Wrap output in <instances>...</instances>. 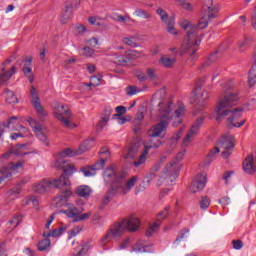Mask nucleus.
<instances>
[{"mask_svg":"<svg viewBox=\"0 0 256 256\" xmlns=\"http://www.w3.org/2000/svg\"><path fill=\"white\" fill-rule=\"evenodd\" d=\"M122 41L125 45H128V47H137V43L135 42V37H126Z\"/></svg>","mask_w":256,"mask_h":256,"instance_id":"a18cd8bd","label":"nucleus"},{"mask_svg":"<svg viewBox=\"0 0 256 256\" xmlns=\"http://www.w3.org/2000/svg\"><path fill=\"white\" fill-rule=\"evenodd\" d=\"M256 84V61H252V67L248 73V85L254 87Z\"/></svg>","mask_w":256,"mask_h":256,"instance_id":"5701e85b","label":"nucleus"},{"mask_svg":"<svg viewBox=\"0 0 256 256\" xmlns=\"http://www.w3.org/2000/svg\"><path fill=\"white\" fill-rule=\"evenodd\" d=\"M142 125H143V123H142L141 119H139V118L134 119L133 131H134L135 135H139V133H141Z\"/></svg>","mask_w":256,"mask_h":256,"instance_id":"4c0bfd02","label":"nucleus"},{"mask_svg":"<svg viewBox=\"0 0 256 256\" xmlns=\"http://www.w3.org/2000/svg\"><path fill=\"white\" fill-rule=\"evenodd\" d=\"M134 15H136V17H144V19H151V14L140 8L135 10Z\"/></svg>","mask_w":256,"mask_h":256,"instance_id":"ea45409f","label":"nucleus"},{"mask_svg":"<svg viewBox=\"0 0 256 256\" xmlns=\"http://www.w3.org/2000/svg\"><path fill=\"white\" fill-rule=\"evenodd\" d=\"M156 14H158L162 23H167V21H169V14L163 8H158Z\"/></svg>","mask_w":256,"mask_h":256,"instance_id":"72a5a7b5","label":"nucleus"},{"mask_svg":"<svg viewBox=\"0 0 256 256\" xmlns=\"http://www.w3.org/2000/svg\"><path fill=\"white\" fill-rule=\"evenodd\" d=\"M205 185H207V176L201 174L193 179L190 191L191 193H201L205 189Z\"/></svg>","mask_w":256,"mask_h":256,"instance_id":"dca6fc26","label":"nucleus"},{"mask_svg":"<svg viewBox=\"0 0 256 256\" xmlns=\"http://www.w3.org/2000/svg\"><path fill=\"white\" fill-rule=\"evenodd\" d=\"M33 131H34L37 139H39V141H42V143H44V145H46V147H48L49 140L47 139V135H45L43 130L41 129V125L34 126Z\"/></svg>","mask_w":256,"mask_h":256,"instance_id":"412c9836","label":"nucleus"},{"mask_svg":"<svg viewBox=\"0 0 256 256\" xmlns=\"http://www.w3.org/2000/svg\"><path fill=\"white\" fill-rule=\"evenodd\" d=\"M167 127H169V122L167 120H161L160 123L156 124L153 128L148 130L150 145L144 146V150L141 153L139 159L134 161V167H141V165L147 161L149 149H159V147L163 145L161 139H157V137H160L163 131H167Z\"/></svg>","mask_w":256,"mask_h":256,"instance_id":"39448f33","label":"nucleus"},{"mask_svg":"<svg viewBox=\"0 0 256 256\" xmlns=\"http://www.w3.org/2000/svg\"><path fill=\"white\" fill-rule=\"evenodd\" d=\"M93 246L91 245V241H87L82 245V248L80 251H78V253L73 256H83L85 255V253H87L89 251V249H91Z\"/></svg>","mask_w":256,"mask_h":256,"instance_id":"f704fd0d","label":"nucleus"},{"mask_svg":"<svg viewBox=\"0 0 256 256\" xmlns=\"http://www.w3.org/2000/svg\"><path fill=\"white\" fill-rule=\"evenodd\" d=\"M94 53H95V50H93V48L89 46H85L84 48H82L83 57H93Z\"/></svg>","mask_w":256,"mask_h":256,"instance_id":"37998d69","label":"nucleus"},{"mask_svg":"<svg viewBox=\"0 0 256 256\" xmlns=\"http://www.w3.org/2000/svg\"><path fill=\"white\" fill-rule=\"evenodd\" d=\"M170 191H171V189H169V188L162 189L160 191L159 199H164V197H167V195H169Z\"/></svg>","mask_w":256,"mask_h":256,"instance_id":"774afa93","label":"nucleus"},{"mask_svg":"<svg viewBox=\"0 0 256 256\" xmlns=\"http://www.w3.org/2000/svg\"><path fill=\"white\" fill-rule=\"evenodd\" d=\"M176 59L175 58H169V57H166V56H163L161 59H160V63L163 65V67H171L172 65H175L176 63Z\"/></svg>","mask_w":256,"mask_h":256,"instance_id":"2f4dec72","label":"nucleus"},{"mask_svg":"<svg viewBox=\"0 0 256 256\" xmlns=\"http://www.w3.org/2000/svg\"><path fill=\"white\" fill-rule=\"evenodd\" d=\"M90 80L91 83L87 84L88 87H91V85H94L95 87L101 85V76H92Z\"/></svg>","mask_w":256,"mask_h":256,"instance_id":"8fccbe9b","label":"nucleus"},{"mask_svg":"<svg viewBox=\"0 0 256 256\" xmlns=\"http://www.w3.org/2000/svg\"><path fill=\"white\" fill-rule=\"evenodd\" d=\"M219 59L217 56V51L213 52L208 56V58L204 61L199 69H205V67H209L212 63H215Z\"/></svg>","mask_w":256,"mask_h":256,"instance_id":"cd10ccee","label":"nucleus"},{"mask_svg":"<svg viewBox=\"0 0 256 256\" xmlns=\"http://www.w3.org/2000/svg\"><path fill=\"white\" fill-rule=\"evenodd\" d=\"M19 193H21V189L15 188V189L9 190L7 192V195H8V197H11V199H16V197L19 195Z\"/></svg>","mask_w":256,"mask_h":256,"instance_id":"6e6d98bb","label":"nucleus"},{"mask_svg":"<svg viewBox=\"0 0 256 256\" xmlns=\"http://www.w3.org/2000/svg\"><path fill=\"white\" fill-rule=\"evenodd\" d=\"M203 11L205 14L199 19L197 26H195L196 32L198 29L200 31L207 29V27H209V21H211V19H215L217 17V13H219L217 7L213 5V0H204Z\"/></svg>","mask_w":256,"mask_h":256,"instance_id":"1a4fd4ad","label":"nucleus"},{"mask_svg":"<svg viewBox=\"0 0 256 256\" xmlns=\"http://www.w3.org/2000/svg\"><path fill=\"white\" fill-rule=\"evenodd\" d=\"M31 63H33V58H28L26 60V64H25V67L22 69L24 75H27L28 73H31V71H33V69L31 67H28L31 65ZM28 65V66H27Z\"/></svg>","mask_w":256,"mask_h":256,"instance_id":"09e8293b","label":"nucleus"},{"mask_svg":"<svg viewBox=\"0 0 256 256\" xmlns=\"http://www.w3.org/2000/svg\"><path fill=\"white\" fill-rule=\"evenodd\" d=\"M169 209H171V206H166L164 210L157 214L156 222L152 223V225H150L146 230V237H152L154 233H157L158 229L161 227V223L169 217Z\"/></svg>","mask_w":256,"mask_h":256,"instance_id":"f8f14e48","label":"nucleus"},{"mask_svg":"<svg viewBox=\"0 0 256 256\" xmlns=\"http://www.w3.org/2000/svg\"><path fill=\"white\" fill-rule=\"evenodd\" d=\"M5 95H6V103H8L9 105L13 104V103H17L19 100L17 99V95H15V92L6 89L4 91Z\"/></svg>","mask_w":256,"mask_h":256,"instance_id":"c85d7f7f","label":"nucleus"},{"mask_svg":"<svg viewBox=\"0 0 256 256\" xmlns=\"http://www.w3.org/2000/svg\"><path fill=\"white\" fill-rule=\"evenodd\" d=\"M5 179H11V170L1 169L0 170V183L5 181Z\"/></svg>","mask_w":256,"mask_h":256,"instance_id":"a19ab883","label":"nucleus"},{"mask_svg":"<svg viewBox=\"0 0 256 256\" xmlns=\"http://www.w3.org/2000/svg\"><path fill=\"white\" fill-rule=\"evenodd\" d=\"M111 113H113V109L111 107H106L102 114L101 119L99 120L97 127L103 129L109 123V119L111 118Z\"/></svg>","mask_w":256,"mask_h":256,"instance_id":"a211bd4d","label":"nucleus"},{"mask_svg":"<svg viewBox=\"0 0 256 256\" xmlns=\"http://www.w3.org/2000/svg\"><path fill=\"white\" fill-rule=\"evenodd\" d=\"M158 111L160 119H168L172 122L173 127H179L181 123H183V119L181 116L185 114V105L183 103L178 104L177 108L173 111V102H159L158 103Z\"/></svg>","mask_w":256,"mask_h":256,"instance_id":"0eeeda50","label":"nucleus"},{"mask_svg":"<svg viewBox=\"0 0 256 256\" xmlns=\"http://www.w3.org/2000/svg\"><path fill=\"white\" fill-rule=\"evenodd\" d=\"M216 145L219 149H223L222 157L229 159L231 157V150L235 149V137L229 134L223 135L217 140Z\"/></svg>","mask_w":256,"mask_h":256,"instance_id":"9b49d317","label":"nucleus"},{"mask_svg":"<svg viewBox=\"0 0 256 256\" xmlns=\"http://www.w3.org/2000/svg\"><path fill=\"white\" fill-rule=\"evenodd\" d=\"M30 203H32L33 207H39V201L37 200V197H35V196H31L27 200V205H29Z\"/></svg>","mask_w":256,"mask_h":256,"instance_id":"0e129e2a","label":"nucleus"},{"mask_svg":"<svg viewBox=\"0 0 256 256\" xmlns=\"http://www.w3.org/2000/svg\"><path fill=\"white\" fill-rule=\"evenodd\" d=\"M209 205H211V200L207 196H203L202 199L200 200V208L203 211H206V209L209 208Z\"/></svg>","mask_w":256,"mask_h":256,"instance_id":"e433bc0d","label":"nucleus"},{"mask_svg":"<svg viewBox=\"0 0 256 256\" xmlns=\"http://www.w3.org/2000/svg\"><path fill=\"white\" fill-rule=\"evenodd\" d=\"M183 157H185V152H179L176 155L175 160L172 163H170L169 165L166 166V173H172L173 166L177 165V163H179V161H183Z\"/></svg>","mask_w":256,"mask_h":256,"instance_id":"bb28decb","label":"nucleus"},{"mask_svg":"<svg viewBox=\"0 0 256 256\" xmlns=\"http://www.w3.org/2000/svg\"><path fill=\"white\" fill-rule=\"evenodd\" d=\"M75 195L82 197V199H89L93 190L87 185H80L74 190Z\"/></svg>","mask_w":256,"mask_h":256,"instance_id":"f3484780","label":"nucleus"},{"mask_svg":"<svg viewBox=\"0 0 256 256\" xmlns=\"http://www.w3.org/2000/svg\"><path fill=\"white\" fill-rule=\"evenodd\" d=\"M25 167V160H20L16 163H11L9 167H4L2 169H9L10 171V178L13 177V173H17L19 169H24Z\"/></svg>","mask_w":256,"mask_h":256,"instance_id":"4be33fe9","label":"nucleus"},{"mask_svg":"<svg viewBox=\"0 0 256 256\" xmlns=\"http://www.w3.org/2000/svg\"><path fill=\"white\" fill-rule=\"evenodd\" d=\"M203 121H205L204 117H200L196 119L194 124L191 126L190 130L186 134L182 144L184 147H188V145L199 135V131L201 130V125H203Z\"/></svg>","mask_w":256,"mask_h":256,"instance_id":"4468645a","label":"nucleus"},{"mask_svg":"<svg viewBox=\"0 0 256 256\" xmlns=\"http://www.w3.org/2000/svg\"><path fill=\"white\" fill-rule=\"evenodd\" d=\"M232 245L233 249H236V251L243 249V241L241 240H232Z\"/></svg>","mask_w":256,"mask_h":256,"instance_id":"680f3d73","label":"nucleus"},{"mask_svg":"<svg viewBox=\"0 0 256 256\" xmlns=\"http://www.w3.org/2000/svg\"><path fill=\"white\" fill-rule=\"evenodd\" d=\"M126 95H128V97H133V95H137V87L128 86L126 88Z\"/></svg>","mask_w":256,"mask_h":256,"instance_id":"13d9d810","label":"nucleus"},{"mask_svg":"<svg viewBox=\"0 0 256 256\" xmlns=\"http://www.w3.org/2000/svg\"><path fill=\"white\" fill-rule=\"evenodd\" d=\"M93 147V140H85L79 147L80 153H85L91 150Z\"/></svg>","mask_w":256,"mask_h":256,"instance_id":"7c9ffc66","label":"nucleus"},{"mask_svg":"<svg viewBox=\"0 0 256 256\" xmlns=\"http://www.w3.org/2000/svg\"><path fill=\"white\" fill-rule=\"evenodd\" d=\"M135 76L137 77L138 81H140L141 83L147 81V74H145V72L143 71H136L135 72Z\"/></svg>","mask_w":256,"mask_h":256,"instance_id":"3c124183","label":"nucleus"},{"mask_svg":"<svg viewBox=\"0 0 256 256\" xmlns=\"http://www.w3.org/2000/svg\"><path fill=\"white\" fill-rule=\"evenodd\" d=\"M166 157H163L160 159L159 162H157L151 169L152 173H157L161 169V165H163V161H165Z\"/></svg>","mask_w":256,"mask_h":256,"instance_id":"5fc2aeb1","label":"nucleus"},{"mask_svg":"<svg viewBox=\"0 0 256 256\" xmlns=\"http://www.w3.org/2000/svg\"><path fill=\"white\" fill-rule=\"evenodd\" d=\"M179 25L184 31H187L186 37L181 45V51L182 53H189L193 60L195 59V53L199 51V46L201 45V38L197 34V27L188 20H182Z\"/></svg>","mask_w":256,"mask_h":256,"instance_id":"423d86ee","label":"nucleus"},{"mask_svg":"<svg viewBox=\"0 0 256 256\" xmlns=\"http://www.w3.org/2000/svg\"><path fill=\"white\" fill-rule=\"evenodd\" d=\"M117 65H126L129 63V58L127 56H118L116 58Z\"/></svg>","mask_w":256,"mask_h":256,"instance_id":"4d7b16f0","label":"nucleus"},{"mask_svg":"<svg viewBox=\"0 0 256 256\" xmlns=\"http://www.w3.org/2000/svg\"><path fill=\"white\" fill-rule=\"evenodd\" d=\"M74 29L79 35H82V33H85V31H87V27H85L83 24H76Z\"/></svg>","mask_w":256,"mask_h":256,"instance_id":"bf43d9fd","label":"nucleus"},{"mask_svg":"<svg viewBox=\"0 0 256 256\" xmlns=\"http://www.w3.org/2000/svg\"><path fill=\"white\" fill-rule=\"evenodd\" d=\"M104 180L109 183V181H112V185L110 189L106 192L102 203L103 205H107L117 195V193H120V195H127L133 187H135V184L137 181H139V177L133 176L128 181L125 178V173H120L117 175V170L115 169V165H111L110 167L106 168L103 173Z\"/></svg>","mask_w":256,"mask_h":256,"instance_id":"f03ea898","label":"nucleus"},{"mask_svg":"<svg viewBox=\"0 0 256 256\" xmlns=\"http://www.w3.org/2000/svg\"><path fill=\"white\" fill-rule=\"evenodd\" d=\"M69 10H71V5H66V11L65 14H63L60 18V23H62V25H65V23H67V21H69Z\"/></svg>","mask_w":256,"mask_h":256,"instance_id":"c03bdc74","label":"nucleus"},{"mask_svg":"<svg viewBox=\"0 0 256 256\" xmlns=\"http://www.w3.org/2000/svg\"><path fill=\"white\" fill-rule=\"evenodd\" d=\"M99 154L102 155V157L94 165L81 168L84 177H93L94 175H97V171H101V169L105 168V163H107L111 157V153L109 152V149L102 148Z\"/></svg>","mask_w":256,"mask_h":256,"instance_id":"9d476101","label":"nucleus"},{"mask_svg":"<svg viewBox=\"0 0 256 256\" xmlns=\"http://www.w3.org/2000/svg\"><path fill=\"white\" fill-rule=\"evenodd\" d=\"M221 153V149L218 148V146H215L213 149H211L204 161V165H211L215 159H217V155Z\"/></svg>","mask_w":256,"mask_h":256,"instance_id":"aec40b11","label":"nucleus"},{"mask_svg":"<svg viewBox=\"0 0 256 256\" xmlns=\"http://www.w3.org/2000/svg\"><path fill=\"white\" fill-rule=\"evenodd\" d=\"M21 221H23V217L21 215H16L9 221V223L13 227H17L21 223Z\"/></svg>","mask_w":256,"mask_h":256,"instance_id":"de8ad7c7","label":"nucleus"},{"mask_svg":"<svg viewBox=\"0 0 256 256\" xmlns=\"http://www.w3.org/2000/svg\"><path fill=\"white\" fill-rule=\"evenodd\" d=\"M127 113V108L125 106H117L116 114L113 115V119H117V117H121V115H125Z\"/></svg>","mask_w":256,"mask_h":256,"instance_id":"79ce46f5","label":"nucleus"},{"mask_svg":"<svg viewBox=\"0 0 256 256\" xmlns=\"http://www.w3.org/2000/svg\"><path fill=\"white\" fill-rule=\"evenodd\" d=\"M12 153L14 155H18L23 157V155H29V151H27V144H17L14 148H12Z\"/></svg>","mask_w":256,"mask_h":256,"instance_id":"393cba45","label":"nucleus"},{"mask_svg":"<svg viewBox=\"0 0 256 256\" xmlns=\"http://www.w3.org/2000/svg\"><path fill=\"white\" fill-rule=\"evenodd\" d=\"M187 233H189V229H187V228L182 229L179 232L178 237L176 238L175 242L179 243V242L183 241V239H185V235H187Z\"/></svg>","mask_w":256,"mask_h":256,"instance_id":"864d4df0","label":"nucleus"},{"mask_svg":"<svg viewBox=\"0 0 256 256\" xmlns=\"http://www.w3.org/2000/svg\"><path fill=\"white\" fill-rule=\"evenodd\" d=\"M89 217H91V212H87L84 214H79L78 217L76 219H74V223H79L81 221H87V219H89Z\"/></svg>","mask_w":256,"mask_h":256,"instance_id":"49530a36","label":"nucleus"},{"mask_svg":"<svg viewBox=\"0 0 256 256\" xmlns=\"http://www.w3.org/2000/svg\"><path fill=\"white\" fill-rule=\"evenodd\" d=\"M239 103V96L237 93H228L224 88V95L220 96L215 108V113L217 115L216 121H221L224 117H227L232 113L231 117L227 119L229 127H243L245 125L246 119L239 122L241 117H243V109L236 108L230 110L231 107H235Z\"/></svg>","mask_w":256,"mask_h":256,"instance_id":"7ed1b4c3","label":"nucleus"},{"mask_svg":"<svg viewBox=\"0 0 256 256\" xmlns=\"http://www.w3.org/2000/svg\"><path fill=\"white\" fill-rule=\"evenodd\" d=\"M177 3L183 7V9H187L188 11H191L193 9V6H191L190 3H187L185 0H177Z\"/></svg>","mask_w":256,"mask_h":256,"instance_id":"e2e57ef3","label":"nucleus"},{"mask_svg":"<svg viewBox=\"0 0 256 256\" xmlns=\"http://www.w3.org/2000/svg\"><path fill=\"white\" fill-rule=\"evenodd\" d=\"M155 177H157V174L153 171H149L147 174H146V177L144 178V181L150 185L151 181H153V179H155Z\"/></svg>","mask_w":256,"mask_h":256,"instance_id":"603ef678","label":"nucleus"},{"mask_svg":"<svg viewBox=\"0 0 256 256\" xmlns=\"http://www.w3.org/2000/svg\"><path fill=\"white\" fill-rule=\"evenodd\" d=\"M146 77L149 79V81H157L158 76L157 73H155V69L148 68L146 70Z\"/></svg>","mask_w":256,"mask_h":256,"instance_id":"58836bf2","label":"nucleus"},{"mask_svg":"<svg viewBox=\"0 0 256 256\" xmlns=\"http://www.w3.org/2000/svg\"><path fill=\"white\" fill-rule=\"evenodd\" d=\"M196 99L198 100V105H205V101L209 99V92L203 91L201 95H197Z\"/></svg>","mask_w":256,"mask_h":256,"instance_id":"c9c22d12","label":"nucleus"},{"mask_svg":"<svg viewBox=\"0 0 256 256\" xmlns=\"http://www.w3.org/2000/svg\"><path fill=\"white\" fill-rule=\"evenodd\" d=\"M51 247V240L45 238L38 242V251H47Z\"/></svg>","mask_w":256,"mask_h":256,"instance_id":"473e14b6","label":"nucleus"},{"mask_svg":"<svg viewBox=\"0 0 256 256\" xmlns=\"http://www.w3.org/2000/svg\"><path fill=\"white\" fill-rule=\"evenodd\" d=\"M17 70V67L12 66L11 70H6L4 66L0 67V79H2L5 83H7V81H9V79H11V77H13V75H15Z\"/></svg>","mask_w":256,"mask_h":256,"instance_id":"6ab92c4d","label":"nucleus"},{"mask_svg":"<svg viewBox=\"0 0 256 256\" xmlns=\"http://www.w3.org/2000/svg\"><path fill=\"white\" fill-rule=\"evenodd\" d=\"M140 149H141V144L139 142L131 144L128 149L127 158L135 159Z\"/></svg>","mask_w":256,"mask_h":256,"instance_id":"b1692460","label":"nucleus"},{"mask_svg":"<svg viewBox=\"0 0 256 256\" xmlns=\"http://www.w3.org/2000/svg\"><path fill=\"white\" fill-rule=\"evenodd\" d=\"M65 157H75V152L68 148L58 154L54 166L58 169H63V174H61L58 179H44L34 186L35 193H39L40 195L47 193V191H51L53 187L59 189L61 193L55 198L57 204L67 203V201L73 197L71 181L69 178L75 173V166L73 164H67V159H65Z\"/></svg>","mask_w":256,"mask_h":256,"instance_id":"f257e3e1","label":"nucleus"},{"mask_svg":"<svg viewBox=\"0 0 256 256\" xmlns=\"http://www.w3.org/2000/svg\"><path fill=\"white\" fill-rule=\"evenodd\" d=\"M249 47H251V38L249 37H244L238 42V51L240 53H245Z\"/></svg>","mask_w":256,"mask_h":256,"instance_id":"a878e982","label":"nucleus"},{"mask_svg":"<svg viewBox=\"0 0 256 256\" xmlns=\"http://www.w3.org/2000/svg\"><path fill=\"white\" fill-rule=\"evenodd\" d=\"M233 171H226L223 175V180L225 181L226 185H229V178L233 175Z\"/></svg>","mask_w":256,"mask_h":256,"instance_id":"338daca9","label":"nucleus"},{"mask_svg":"<svg viewBox=\"0 0 256 256\" xmlns=\"http://www.w3.org/2000/svg\"><path fill=\"white\" fill-rule=\"evenodd\" d=\"M53 107L54 117L63 123L67 129H75V127H77L75 123L71 122V119H73V114L71 113L69 106L55 102Z\"/></svg>","mask_w":256,"mask_h":256,"instance_id":"6e6552de","label":"nucleus"},{"mask_svg":"<svg viewBox=\"0 0 256 256\" xmlns=\"http://www.w3.org/2000/svg\"><path fill=\"white\" fill-rule=\"evenodd\" d=\"M13 121H17V116H12L7 122H1L0 123V137H3V133L9 129L11 126V123Z\"/></svg>","mask_w":256,"mask_h":256,"instance_id":"c756f323","label":"nucleus"},{"mask_svg":"<svg viewBox=\"0 0 256 256\" xmlns=\"http://www.w3.org/2000/svg\"><path fill=\"white\" fill-rule=\"evenodd\" d=\"M85 211V208L81 205V200L76 201V206L74 204L68 203V209L62 211L66 217H69V219H73L75 222V219L81 215Z\"/></svg>","mask_w":256,"mask_h":256,"instance_id":"2eb2a0df","label":"nucleus"},{"mask_svg":"<svg viewBox=\"0 0 256 256\" xmlns=\"http://www.w3.org/2000/svg\"><path fill=\"white\" fill-rule=\"evenodd\" d=\"M140 225L141 221L135 215H131L128 218L115 222L106 231L105 235L101 238L100 243L101 245H107V243H111L113 239H119V237H123L125 231H129V233H135V231L139 229Z\"/></svg>","mask_w":256,"mask_h":256,"instance_id":"20e7f679","label":"nucleus"},{"mask_svg":"<svg viewBox=\"0 0 256 256\" xmlns=\"http://www.w3.org/2000/svg\"><path fill=\"white\" fill-rule=\"evenodd\" d=\"M65 233V227H60L58 229H54L52 231V237H61V235Z\"/></svg>","mask_w":256,"mask_h":256,"instance_id":"052dcab7","label":"nucleus"},{"mask_svg":"<svg viewBox=\"0 0 256 256\" xmlns=\"http://www.w3.org/2000/svg\"><path fill=\"white\" fill-rule=\"evenodd\" d=\"M80 232L81 230L79 228L70 230L68 239H73V237H77V235H79Z\"/></svg>","mask_w":256,"mask_h":256,"instance_id":"69168bd1","label":"nucleus"},{"mask_svg":"<svg viewBox=\"0 0 256 256\" xmlns=\"http://www.w3.org/2000/svg\"><path fill=\"white\" fill-rule=\"evenodd\" d=\"M30 95L32 97L31 102L32 105L38 115V117L43 120L45 119V117H47L49 115V113H47V111H45V108L43 107V105H41V100L39 98V94L37 93V89H35V87H31L30 89Z\"/></svg>","mask_w":256,"mask_h":256,"instance_id":"ddd939ff","label":"nucleus"}]
</instances>
